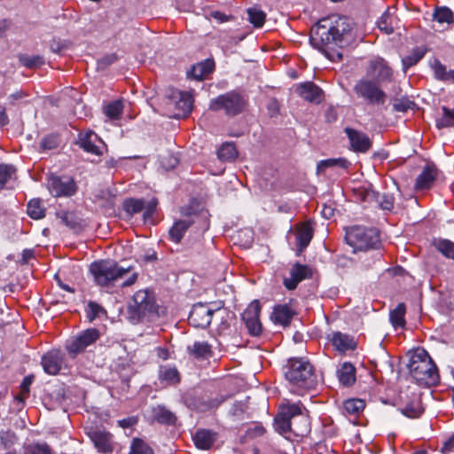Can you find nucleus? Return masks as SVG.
<instances>
[{
	"label": "nucleus",
	"instance_id": "obj_55",
	"mask_svg": "<svg viewBox=\"0 0 454 454\" xmlns=\"http://www.w3.org/2000/svg\"><path fill=\"white\" fill-rule=\"evenodd\" d=\"M157 206H158V200H157V199H154V198L152 199L147 203L145 202V207L143 209V211H144L143 220L145 223H147L152 219L153 214L156 211Z\"/></svg>",
	"mask_w": 454,
	"mask_h": 454
},
{
	"label": "nucleus",
	"instance_id": "obj_16",
	"mask_svg": "<svg viewBox=\"0 0 454 454\" xmlns=\"http://www.w3.org/2000/svg\"><path fill=\"white\" fill-rule=\"evenodd\" d=\"M344 132L348 138L350 149L353 152L366 153L372 148V142L365 133L350 127L345 128Z\"/></svg>",
	"mask_w": 454,
	"mask_h": 454
},
{
	"label": "nucleus",
	"instance_id": "obj_2",
	"mask_svg": "<svg viewBox=\"0 0 454 454\" xmlns=\"http://www.w3.org/2000/svg\"><path fill=\"white\" fill-rule=\"evenodd\" d=\"M286 380L291 386L290 391L299 395L316 389L318 383L315 367L309 359L298 355L286 357Z\"/></svg>",
	"mask_w": 454,
	"mask_h": 454
},
{
	"label": "nucleus",
	"instance_id": "obj_13",
	"mask_svg": "<svg viewBox=\"0 0 454 454\" xmlns=\"http://www.w3.org/2000/svg\"><path fill=\"white\" fill-rule=\"evenodd\" d=\"M367 74L377 83L389 82L393 78V70L383 58H376L369 62Z\"/></svg>",
	"mask_w": 454,
	"mask_h": 454
},
{
	"label": "nucleus",
	"instance_id": "obj_25",
	"mask_svg": "<svg viewBox=\"0 0 454 454\" xmlns=\"http://www.w3.org/2000/svg\"><path fill=\"white\" fill-rule=\"evenodd\" d=\"M90 439L97 449L104 453L112 451L111 434L104 431H94L90 434Z\"/></svg>",
	"mask_w": 454,
	"mask_h": 454
},
{
	"label": "nucleus",
	"instance_id": "obj_30",
	"mask_svg": "<svg viewBox=\"0 0 454 454\" xmlns=\"http://www.w3.org/2000/svg\"><path fill=\"white\" fill-rule=\"evenodd\" d=\"M211 345L207 341H195L188 347L189 353L196 358H207L212 356Z\"/></svg>",
	"mask_w": 454,
	"mask_h": 454
},
{
	"label": "nucleus",
	"instance_id": "obj_36",
	"mask_svg": "<svg viewBox=\"0 0 454 454\" xmlns=\"http://www.w3.org/2000/svg\"><path fill=\"white\" fill-rule=\"evenodd\" d=\"M433 20L438 23H454L453 12L447 6H437L434 10Z\"/></svg>",
	"mask_w": 454,
	"mask_h": 454
},
{
	"label": "nucleus",
	"instance_id": "obj_3",
	"mask_svg": "<svg viewBox=\"0 0 454 454\" xmlns=\"http://www.w3.org/2000/svg\"><path fill=\"white\" fill-rule=\"evenodd\" d=\"M408 368L411 377L419 385L434 386L439 382L437 366L424 348H418L413 352Z\"/></svg>",
	"mask_w": 454,
	"mask_h": 454
},
{
	"label": "nucleus",
	"instance_id": "obj_22",
	"mask_svg": "<svg viewBox=\"0 0 454 454\" xmlns=\"http://www.w3.org/2000/svg\"><path fill=\"white\" fill-rule=\"evenodd\" d=\"M339 383L345 387H352L356 381V369L350 362H343L336 371Z\"/></svg>",
	"mask_w": 454,
	"mask_h": 454
},
{
	"label": "nucleus",
	"instance_id": "obj_10",
	"mask_svg": "<svg viewBox=\"0 0 454 454\" xmlns=\"http://www.w3.org/2000/svg\"><path fill=\"white\" fill-rule=\"evenodd\" d=\"M99 337L100 333L98 329L89 328L69 339L67 341L66 348L70 354L76 356L84 351L86 348L94 344Z\"/></svg>",
	"mask_w": 454,
	"mask_h": 454
},
{
	"label": "nucleus",
	"instance_id": "obj_44",
	"mask_svg": "<svg viewBox=\"0 0 454 454\" xmlns=\"http://www.w3.org/2000/svg\"><path fill=\"white\" fill-rule=\"evenodd\" d=\"M123 111V104L121 100H114L107 104L104 108L105 114L112 120L120 119Z\"/></svg>",
	"mask_w": 454,
	"mask_h": 454
},
{
	"label": "nucleus",
	"instance_id": "obj_26",
	"mask_svg": "<svg viewBox=\"0 0 454 454\" xmlns=\"http://www.w3.org/2000/svg\"><path fill=\"white\" fill-rule=\"evenodd\" d=\"M194 443L200 450H208L215 441V434L207 429L198 430L193 437Z\"/></svg>",
	"mask_w": 454,
	"mask_h": 454
},
{
	"label": "nucleus",
	"instance_id": "obj_64",
	"mask_svg": "<svg viewBox=\"0 0 454 454\" xmlns=\"http://www.w3.org/2000/svg\"><path fill=\"white\" fill-rule=\"evenodd\" d=\"M336 159H327L323 160L318 162L317 168L318 169H325L326 168H332L336 166Z\"/></svg>",
	"mask_w": 454,
	"mask_h": 454
},
{
	"label": "nucleus",
	"instance_id": "obj_62",
	"mask_svg": "<svg viewBox=\"0 0 454 454\" xmlns=\"http://www.w3.org/2000/svg\"><path fill=\"white\" fill-rule=\"evenodd\" d=\"M338 119L337 111L333 106H329L325 112V120L328 123L335 122Z\"/></svg>",
	"mask_w": 454,
	"mask_h": 454
},
{
	"label": "nucleus",
	"instance_id": "obj_50",
	"mask_svg": "<svg viewBox=\"0 0 454 454\" xmlns=\"http://www.w3.org/2000/svg\"><path fill=\"white\" fill-rule=\"evenodd\" d=\"M20 62L27 68H36L40 67L44 64V60L43 57L39 55L29 56V55H20L19 57Z\"/></svg>",
	"mask_w": 454,
	"mask_h": 454
},
{
	"label": "nucleus",
	"instance_id": "obj_7",
	"mask_svg": "<svg viewBox=\"0 0 454 454\" xmlns=\"http://www.w3.org/2000/svg\"><path fill=\"white\" fill-rule=\"evenodd\" d=\"M246 106V100L240 93L231 90L212 98L209 109L215 112L224 111L225 114L235 116L240 114Z\"/></svg>",
	"mask_w": 454,
	"mask_h": 454
},
{
	"label": "nucleus",
	"instance_id": "obj_15",
	"mask_svg": "<svg viewBox=\"0 0 454 454\" xmlns=\"http://www.w3.org/2000/svg\"><path fill=\"white\" fill-rule=\"evenodd\" d=\"M214 312L215 310L206 304H196L190 312L189 324L196 328H207L212 321Z\"/></svg>",
	"mask_w": 454,
	"mask_h": 454
},
{
	"label": "nucleus",
	"instance_id": "obj_46",
	"mask_svg": "<svg viewBox=\"0 0 454 454\" xmlns=\"http://www.w3.org/2000/svg\"><path fill=\"white\" fill-rule=\"evenodd\" d=\"M129 454H154L153 449L142 439L134 438Z\"/></svg>",
	"mask_w": 454,
	"mask_h": 454
},
{
	"label": "nucleus",
	"instance_id": "obj_41",
	"mask_svg": "<svg viewBox=\"0 0 454 454\" xmlns=\"http://www.w3.org/2000/svg\"><path fill=\"white\" fill-rule=\"evenodd\" d=\"M218 158L223 161H231L238 156L236 146L233 143H224L217 151Z\"/></svg>",
	"mask_w": 454,
	"mask_h": 454
},
{
	"label": "nucleus",
	"instance_id": "obj_1",
	"mask_svg": "<svg viewBox=\"0 0 454 454\" xmlns=\"http://www.w3.org/2000/svg\"><path fill=\"white\" fill-rule=\"evenodd\" d=\"M352 22L345 16L331 15L323 18L312 27L310 41L333 62L342 60L340 49L352 40Z\"/></svg>",
	"mask_w": 454,
	"mask_h": 454
},
{
	"label": "nucleus",
	"instance_id": "obj_37",
	"mask_svg": "<svg viewBox=\"0 0 454 454\" xmlns=\"http://www.w3.org/2000/svg\"><path fill=\"white\" fill-rule=\"evenodd\" d=\"M45 207L40 199H33L27 203V213L35 220L42 219L45 216Z\"/></svg>",
	"mask_w": 454,
	"mask_h": 454
},
{
	"label": "nucleus",
	"instance_id": "obj_24",
	"mask_svg": "<svg viewBox=\"0 0 454 454\" xmlns=\"http://www.w3.org/2000/svg\"><path fill=\"white\" fill-rule=\"evenodd\" d=\"M215 68V62L212 59H206L191 67L187 75L197 81L204 80Z\"/></svg>",
	"mask_w": 454,
	"mask_h": 454
},
{
	"label": "nucleus",
	"instance_id": "obj_21",
	"mask_svg": "<svg viewBox=\"0 0 454 454\" xmlns=\"http://www.w3.org/2000/svg\"><path fill=\"white\" fill-rule=\"evenodd\" d=\"M438 173L439 171L434 164L426 165L415 180L414 190L419 192L431 189Z\"/></svg>",
	"mask_w": 454,
	"mask_h": 454
},
{
	"label": "nucleus",
	"instance_id": "obj_48",
	"mask_svg": "<svg viewBox=\"0 0 454 454\" xmlns=\"http://www.w3.org/2000/svg\"><path fill=\"white\" fill-rule=\"evenodd\" d=\"M247 15L248 20L255 27H261L264 24L266 15L262 10L256 7H251L247 9Z\"/></svg>",
	"mask_w": 454,
	"mask_h": 454
},
{
	"label": "nucleus",
	"instance_id": "obj_32",
	"mask_svg": "<svg viewBox=\"0 0 454 454\" xmlns=\"http://www.w3.org/2000/svg\"><path fill=\"white\" fill-rule=\"evenodd\" d=\"M153 414L154 419L160 424L174 425L176 420V415L164 406L155 407L153 410Z\"/></svg>",
	"mask_w": 454,
	"mask_h": 454
},
{
	"label": "nucleus",
	"instance_id": "obj_11",
	"mask_svg": "<svg viewBox=\"0 0 454 454\" xmlns=\"http://www.w3.org/2000/svg\"><path fill=\"white\" fill-rule=\"evenodd\" d=\"M47 185L50 193L53 197H71L77 192V184L68 176L51 175Z\"/></svg>",
	"mask_w": 454,
	"mask_h": 454
},
{
	"label": "nucleus",
	"instance_id": "obj_19",
	"mask_svg": "<svg viewBox=\"0 0 454 454\" xmlns=\"http://www.w3.org/2000/svg\"><path fill=\"white\" fill-rule=\"evenodd\" d=\"M310 430L308 415H300L293 418H286V439H290L286 434H293L294 436L302 437Z\"/></svg>",
	"mask_w": 454,
	"mask_h": 454
},
{
	"label": "nucleus",
	"instance_id": "obj_17",
	"mask_svg": "<svg viewBox=\"0 0 454 454\" xmlns=\"http://www.w3.org/2000/svg\"><path fill=\"white\" fill-rule=\"evenodd\" d=\"M78 144L85 152L100 156L106 150L105 143L93 131H86L79 134Z\"/></svg>",
	"mask_w": 454,
	"mask_h": 454
},
{
	"label": "nucleus",
	"instance_id": "obj_52",
	"mask_svg": "<svg viewBox=\"0 0 454 454\" xmlns=\"http://www.w3.org/2000/svg\"><path fill=\"white\" fill-rule=\"evenodd\" d=\"M302 403L299 401L297 403H291L286 399V418H293L300 415H307L304 411Z\"/></svg>",
	"mask_w": 454,
	"mask_h": 454
},
{
	"label": "nucleus",
	"instance_id": "obj_61",
	"mask_svg": "<svg viewBox=\"0 0 454 454\" xmlns=\"http://www.w3.org/2000/svg\"><path fill=\"white\" fill-rule=\"evenodd\" d=\"M265 433V428L259 424L252 425L247 431L249 437L262 436Z\"/></svg>",
	"mask_w": 454,
	"mask_h": 454
},
{
	"label": "nucleus",
	"instance_id": "obj_60",
	"mask_svg": "<svg viewBox=\"0 0 454 454\" xmlns=\"http://www.w3.org/2000/svg\"><path fill=\"white\" fill-rule=\"evenodd\" d=\"M40 146L43 150H51L58 146V140L56 137L48 136L42 139Z\"/></svg>",
	"mask_w": 454,
	"mask_h": 454
},
{
	"label": "nucleus",
	"instance_id": "obj_57",
	"mask_svg": "<svg viewBox=\"0 0 454 454\" xmlns=\"http://www.w3.org/2000/svg\"><path fill=\"white\" fill-rule=\"evenodd\" d=\"M274 427L276 432L284 435V403L278 405V411L274 419Z\"/></svg>",
	"mask_w": 454,
	"mask_h": 454
},
{
	"label": "nucleus",
	"instance_id": "obj_20",
	"mask_svg": "<svg viewBox=\"0 0 454 454\" xmlns=\"http://www.w3.org/2000/svg\"><path fill=\"white\" fill-rule=\"evenodd\" d=\"M64 360L65 355L61 351L52 349L43 356L41 364L47 374L57 375L62 369Z\"/></svg>",
	"mask_w": 454,
	"mask_h": 454
},
{
	"label": "nucleus",
	"instance_id": "obj_58",
	"mask_svg": "<svg viewBox=\"0 0 454 454\" xmlns=\"http://www.w3.org/2000/svg\"><path fill=\"white\" fill-rule=\"evenodd\" d=\"M270 320L275 325H284V305H276L270 315Z\"/></svg>",
	"mask_w": 454,
	"mask_h": 454
},
{
	"label": "nucleus",
	"instance_id": "obj_4",
	"mask_svg": "<svg viewBox=\"0 0 454 454\" xmlns=\"http://www.w3.org/2000/svg\"><path fill=\"white\" fill-rule=\"evenodd\" d=\"M345 241L357 251L379 249L381 246L380 231L375 227H368L360 224L344 227Z\"/></svg>",
	"mask_w": 454,
	"mask_h": 454
},
{
	"label": "nucleus",
	"instance_id": "obj_14",
	"mask_svg": "<svg viewBox=\"0 0 454 454\" xmlns=\"http://www.w3.org/2000/svg\"><path fill=\"white\" fill-rule=\"evenodd\" d=\"M260 311V302L254 300L242 313V320L252 336H259L262 333V324L259 319Z\"/></svg>",
	"mask_w": 454,
	"mask_h": 454
},
{
	"label": "nucleus",
	"instance_id": "obj_47",
	"mask_svg": "<svg viewBox=\"0 0 454 454\" xmlns=\"http://www.w3.org/2000/svg\"><path fill=\"white\" fill-rule=\"evenodd\" d=\"M61 223L70 229H76L80 226V218L74 212L61 211L57 213Z\"/></svg>",
	"mask_w": 454,
	"mask_h": 454
},
{
	"label": "nucleus",
	"instance_id": "obj_63",
	"mask_svg": "<svg viewBox=\"0 0 454 454\" xmlns=\"http://www.w3.org/2000/svg\"><path fill=\"white\" fill-rule=\"evenodd\" d=\"M239 237L244 236V239H246L244 241V246L250 247V245L252 244V241H253V231L251 230H249V229L242 230L239 232Z\"/></svg>",
	"mask_w": 454,
	"mask_h": 454
},
{
	"label": "nucleus",
	"instance_id": "obj_38",
	"mask_svg": "<svg viewBox=\"0 0 454 454\" xmlns=\"http://www.w3.org/2000/svg\"><path fill=\"white\" fill-rule=\"evenodd\" d=\"M417 106L416 103L408 96L393 98V111L396 113H406L408 110H413Z\"/></svg>",
	"mask_w": 454,
	"mask_h": 454
},
{
	"label": "nucleus",
	"instance_id": "obj_29",
	"mask_svg": "<svg viewBox=\"0 0 454 454\" xmlns=\"http://www.w3.org/2000/svg\"><path fill=\"white\" fill-rule=\"evenodd\" d=\"M405 313L406 306L403 302L398 303L397 306L390 311L389 320L395 329L405 327Z\"/></svg>",
	"mask_w": 454,
	"mask_h": 454
},
{
	"label": "nucleus",
	"instance_id": "obj_43",
	"mask_svg": "<svg viewBox=\"0 0 454 454\" xmlns=\"http://www.w3.org/2000/svg\"><path fill=\"white\" fill-rule=\"evenodd\" d=\"M379 29L384 32L386 35H391L394 33L393 27V17L389 12V8L381 14L377 21Z\"/></svg>",
	"mask_w": 454,
	"mask_h": 454
},
{
	"label": "nucleus",
	"instance_id": "obj_39",
	"mask_svg": "<svg viewBox=\"0 0 454 454\" xmlns=\"http://www.w3.org/2000/svg\"><path fill=\"white\" fill-rule=\"evenodd\" d=\"M160 379L169 385H176L180 381V374L176 367L162 366L160 370Z\"/></svg>",
	"mask_w": 454,
	"mask_h": 454
},
{
	"label": "nucleus",
	"instance_id": "obj_56",
	"mask_svg": "<svg viewBox=\"0 0 454 454\" xmlns=\"http://www.w3.org/2000/svg\"><path fill=\"white\" fill-rule=\"evenodd\" d=\"M27 454H52V450L47 443H34L27 447Z\"/></svg>",
	"mask_w": 454,
	"mask_h": 454
},
{
	"label": "nucleus",
	"instance_id": "obj_42",
	"mask_svg": "<svg viewBox=\"0 0 454 454\" xmlns=\"http://www.w3.org/2000/svg\"><path fill=\"white\" fill-rule=\"evenodd\" d=\"M365 408V402L359 398L348 399L343 403L344 411L350 415H358Z\"/></svg>",
	"mask_w": 454,
	"mask_h": 454
},
{
	"label": "nucleus",
	"instance_id": "obj_45",
	"mask_svg": "<svg viewBox=\"0 0 454 454\" xmlns=\"http://www.w3.org/2000/svg\"><path fill=\"white\" fill-rule=\"evenodd\" d=\"M87 318L91 322L106 315V310L98 303L90 301L85 309Z\"/></svg>",
	"mask_w": 454,
	"mask_h": 454
},
{
	"label": "nucleus",
	"instance_id": "obj_54",
	"mask_svg": "<svg viewBox=\"0 0 454 454\" xmlns=\"http://www.w3.org/2000/svg\"><path fill=\"white\" fill-rule=\"evenodd\" d=\"M377 200L380 208L383 210L391 211L394 208L395 197L391 193H383L382 195L377 194Z\"/></svg>",
	"mask_w": 454,
	"mask_h": 454
},
{
	"label": "nucleus",
	"instance_id": "obj_23",
	"mask_svg": "<svg viewBox=\"0 0 454 454\" xmlns=\"http://www.w3.org/2000/svg\"><path fill=\"white\" fill-rule=\"evenodd\" d=\"M331 342L335 349L341 353H345L348 350H355L357 346L353 336L342 333L341 332L333 333Z\"/></svg>",
	"mask_w": 454,
	"mask_h": 454
},
{
	"label": "nucleus",
	"instance_id": "obj_5",
	"mask_svg": "<svg viewBox=\"0 0 454 454\" xmlns=\"http://www.w3.org/2000/svg\"><path fill=\"white\" fill-rule=\"evenodd\" d=\"M129 320L136 324L142 318H151L158 315V306L154 294L149 289H141L134 294L128 305Z\"/></svg>",
	"mask_w": 454,
	"mask_h": 454
},
{
	"label": "nucleus",
	"instance_id": "obj_27",
	"mask_svg": "<svg viewBox=\"0 0 454 454\" xmlns=\"http://www.w3.org/2000/svg\"><path fill=\"white\" fill-rule=\"evenodd\" d=\"M427 49L425 46H417L411 50L409 55L402 59L403 71L417 65L426 55Z\"/></svg>",
	"mask_w": 454,
	"mask_h": 454
},
{
	"label": "nucleus",
	"instance_id": "obj_8",
	"mask_svg": "<svg viewBox=\"0 0 454 454\" xmlns=\"http://www.w3.org/2000/svg\"><path fill=\"white\" fill-rule=\"evenodd\" d=\"M356 95L364 99L368 105H383L386 102L387 94L376 82L362 78L354 86Z\"/></svg>",
	"mask_w": 454,
	"mask_h": 454
},
{
	"label": "nucleus",
	"instance_id": "obj_9",
	"mask_svg": "<svg viewBox=\"0 0 454 454\" xmlns=\"http://www.w3.org/2000/svg\"><path fill=\"white\" fill-rule=\"evenodd\" d=\"M288 232L293 233L295 237V254L300 256L314 237L313 223L311 221L296 223L291 226Z\"/></svg>",
	"mask_w": 454,
	"mask_h": 454
},
{
	"label": "nucleus",
	"instance_id": "obj_49",
	"mask_svg": "<svg viewBox=\"0 0 454 454\" xmlns=\"http://www.w3.org/2000/svg\"><path fill=\"white\" fill-rule=\"evenodd\" d=\"M16 174V168L10 164H0V190L4 189L7 182Z\"/></svg>",
	"mask_w": 454,
	"mask_h": 454
},
{
	"label": "nucleus",
	"instance_id": "obj_34",
	"mask_svg": "<svg viewBox=\"0 0 454 454\" xmlns=\"http://www.w3.org/2000/svg\"><path fill=\"white\" fill-rule=\"evenodd\" d=\"M433 246L444 257L454 261V242L447 239H438L433 241Z\"/></svg>",
	"mask_w": 454,
	"mask_h": 454
},
{
	"label": "nucleus",
	"instance_id": "obj_12",
	"mask_svg": "<svg viewBox=\"0 0 454 454\" xmlns=\"http://www.w3.org/2000/svg\"><path fill=\"white\" fill-rule=\"evenodd\" d=\"M314 275L313 269L308 264L294 262L289 269V278H286V289L294 290L304 280L311 279Z\"/></svg>",
	"mask_w": 454,
	"mask_h": 454
},
{
	"label": "nucleus",
	"instance_id": "obj_40",
	"mask_svg": "<svg viewBox=\"0 0 454 454\" xmlns=\"http://www.w3.org/2000/svg\"><path fill=\"white\" fill-rule=\"evenodd\" d=\"M292 341V344L288 345V355L304 354L306 352V344L301 333L295 332Z\"/></svg>",
	"mask_w": 454,
	"mask_h": 454
},
{
	"label": "nucleus",
	"instance_id": "obj_28",
	"mask_svg": "<svg viewBox=\"0 0 454 454\" xmlns=\"http://www.w3.org/2000/svg\"><path fill=\"white\" fill-rule=\"evenodd\" d=\"M192 223L190 220L176 221L168 231L169 239L175 243H180Z\"/></svg>",
	"mask_w": 454,
	"mask_h": 454
},
{
	"label": "nucleus",
	"instance_id": "obj_31",
	"mask_svg": "<svg viewBox=\"0 0 454 454\" xmlns=\"http://www.w3.org/2000/svg\"><path fill=\"white\" fill-rule=\"evenodd\" d=\"M401 412L409 419H418L423 414L424 409L420 400L416 398L406 403L401 409Z\"/></svg>",
	"mask_w": 454,
	"mask_h": 454
},
{
	"label": "nucleus",
	"instance_id": "obj_51",
	"mask_svg": "<svg viewBox=\"0 0 454 454\" xmlns=\"http://www.w3.org/2000/svg\"><path fill=\"white\" fill-rule=\"evenodd\" d=\"M34 381V376H26L20 384V393L15 396V400L20 403H24L25 399L28 396L30 386Z\"/></svg>",
	"mask_w": 454,
	"mask_h": 454
},
{
	"label": "nucleus",
	"instance_id": "obj_53",
	"mask_svg": "<svg viewBox=\"0 0 454 454\" xmlns=\"http://www.w3.org/2000/svg\"><path fill=\"white\" fill-rule=\"evenodd\" d=\"M431 67L434 71V75L436 80L446 82V67L438 59H434L433 63L431 64Z\"/></svg>",
	"mask_w": 454,
	"mask_h": 454
},
{
	"label": "nucleus",
	"instance_id": "obj_35",
	"mask_svg": "<svg viewBox=\"0 0 454 454\" xmlns=\"http://www.w3.org/2000/svg\"><path fill=\"white\" fill-rule=\"evenodd\" d=\"M178 95L179 97L176 102V107L181 112L179 114L187 115L192 109V96L191 93L184 91H180Z\"/></svg>",
	"mask_w": 454,
	"mask_h": 454
},
{
	"label": "nucleus",
	"instance_id": "obj_6",
	"mask_svg": "<svg viewBox=\"0 0 454 454\" xmlns=\"http://www.w3.org/2000/svg\"><path fill=\"white\" fill-rule=\"evenodd\" d=\"M89 270L98 286H112L117 280L123 278L130 268L121 267L113 260H99L93 262Z\"/></svg>",
	"mask_w": 454,
	"mask_h": 454
},
{
	"label": "nucleus",
	"instance_id": "obj_33",
	"mask_svg": "<svg viewBox=\"0 0 454 454\" xmlns=\"http://www.w3.org/2000/svg\"><path fill=\"white\" fill-rule=\"evenodd\" d=\"M144 207L145 200L143 199L128 198L122 203V208L129 217L142 212Z\"/></svg>",
	"mask_w": 454,
	"mask_h": 454
},
{
	"label": "nucleus",
	"instance_id": "obj_59",
	"mask_svg": "<svg viewBox=\"0 0 454 454\" xmlns=\"http://www.w3.org/2000/svg\"><path fill=\"white\" fill-rule=\"evenodd\" d=\"M294 303H296L294 299H291L289 303H286V328L289 326L293 317L298 314Z\"/></svg>",
	"mask_w": 454,
	"mask_h": 454
},
{
	"label": "nucleus",
	"instance_id": "obj_18",
	"mask_svg": "<svg viewBox=\"0 0 454 454\" xmlns=\"http://www.w3.org/2000/svg\"><path fill=\"white\" fill-rule=\"evenodd\" d=\"M294 87H295V92L308 102L320 104L324 100L323 90L312 82H301Z\"/></svg>",
	"mask_w": 454,
	"mask_h": 454
}]
</instances>
